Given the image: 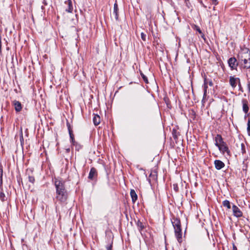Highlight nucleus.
Returning a JSON list of instances; mask_svg holds the SVG:
<instances>
[{"mask_svg": "<svg viewBox=\"0 0 250 250\" xmlns=\"http://www.w3.org/2000/svg\"><path fill=\"white\" fill-rule=\"evenodd\" d=\"M54 184L56 188V199L60 203L65 202L67 200L68 194L65 188L64 182L61 179L55 178Z\"/></svg>", "mask_w": 250, "mask_h": 250, "instance_id": "1", "label": "nucleus"}, {"mask_svg": "<svg viewBox=\"0 0 250 250\" xmlns=\"http://www.w3.org/2000/svg\"><path fill=\"white\" fill-rule=\"evenodd\" d=\"M172 223L174 229L175 235L178 242L181 243L182 241V233L180 220L178 218H173Z\"/></svg>", "mask_w": 250, "mask_h": 250, "instance_id": "2", "label": "nucleus"}, {"mask_svg": "<svg viewBox=\"0 0 250 250\" xmlns=\"http://www.w3.org/2000/svg\"><path fill=\"white\" fill-rule=\"evenodd\" d=\"M239 61L250 60V51L248 49L243 50L238 55Z\"/></svg>", "mask_w": 250, "mask_h": 250, "instance_id": "3", "label": "nucleus"}, {"mask_svg": "<svg viewBox=\"0 0 250 250\" xmlns=\"http://www.w3.org/2000/svg\"><path fill=\"white\" fill-rule=\"evenodd\" d=\"M220 151L224 155L227 153L228 156L230 155V152L229 149V147L227 144H225L218 147Z\"/></svg>", "mask_w": 250, "mask_h": 250, "instance_id": "4", "label": "nucleus"}, {"mask_svg": "<svg viewBox=\"0 0 250 250\" xmlns=\"http://www.w3.org/2000/svg\"><path fill=\"white\" fill-rule=\"evenodd\" d=\"M214 140L215 142V145L217 147L226 143L223 141L222 137L220 134L216 135L215 137Z\"/></svg>", "mask_w": 250, "mask_h": 250, "instance_id": "5", "label": "nucleus"}, {"mask_svg": "<svg viewBox=\"0 0 250 250\" xmlns=\"http://www.w3.org/2000/svg\"><path fill=\"white\" fill-rule=\"evenodd\" d=\"M233 214L234 216L235 217L239 218L243 216V213L241 211V210L239 209L238 207H237L235 205H233L232 207Z\"/></svg>", "mask_w": 250, "mask_h": 250, "instance_id": "6", "label": "nucleus"}, {"mask_svg": "<svg viewBox=\"0 0 250 250\" xmlns=\"http://www.w3.org/2000/svg\"><path fill=\"white\" fill-rule=\"evenodd\" d=\"M228 63L231 69H236L238 65L237 60L234 57L229 58L228 60Z\"/></svg>", "mask_w": 250, "mask_h": 250, "instance_id": "7", "label": "nucleus"}, {"mask_svg": "<svg viewBox=\"0 0 250 250\" xmlns=\"http://www.w3.org/2000/svg\"><path fill=\"white\" fill-rule=\"evenodd\" d=\"M240 81L239 78H234V77L230 76L229 77V83L233 88H235L237 85V82L238 83Z\"/></svg>", "mask_w": 250, "mask_h": 250, "instance_id": "8", "label": "nucleus"}, {"mask_svg": "<svg viewBox=\"0 0 250 250\" xmlns=\"http://www.w3.org/2000/svg\"><path fill=\"white\" fill-rule=\"evenodd\" d=\"M239 62L243 68H250V60H244L243 61H239Z\"/></svg>", "mask_w": 250, "mask_h": 250, "instance_id": "9", "label": "nucleus"}, {"mask_svg": "<svg viewBox=\"0 0 250 250\" xmlns=\"http://www.w3.org/2000/svg\"><path fill=\"white\" fill-rule=\"evenodd\" d=\"M215 167L217 170H220L225 167V164L221 161L216 160L214 162Z\"/></svg>", "mask_w": 250, "mask_h": 250, "instance_id": "10", "label": "nucleus"}, {"mask_svg": "<svg viewBox=\"0 0 250 250\" xmlns=\"http://www.w3.org/2000/svg\"><path fill=\"white\" fill-rule=\"evenodd\" d=\"M13 104L14 105L15 109L17 112H20L22 109L21 103L18 101L14 100L13 101Z\"/></svg>", "mask_w": 250, "mask_h": 250, "instance_id": "11", "label": "nucleus"}, {"mask_svg": "<svg viewBox=\"0 0 250 250\" xmlns=\"http://www.w3.org/2000/svg\"><path fill=\"white\" fill-rule=\"evenodd\" d=\"M243 104V111L247 114L249 109V107L248 106V102L246 99H243L242 101Z\"/></svg>", "mask_w": 250, "mask_h": 250, "instance_id": "12", "label": "nucleus"}, {"mask_svg": "<svg viewBox=\"0 0 250 250\" xmlns=\"http://www.w3.org/2000/svg\"><path fill=\"white\" fill-rule=\"evenodd\" d=\"M113 15H114L115 20L116 21L118 20V6L116 2H115L114 4Z\"/></svg>", "mask_w": 250, "mask_h": 250, "instance_id": "13", "label": "nucleus"}, {"mask_svg": "<svg viewBox=\"0 0 250 250\" xmlns=\"http://www.w3.org/2000/svg\"><path fill=\"white\" fill-rule=\"evenodd\" d=\"M65 4H67V8H66L65 11L69 13H71L73 11L72 3L71 0H67L65 2Z\"/></svg>", "mask_w": 250, "mask_h": 250, "instance_id": "14", "label": "nucleus"}, {"mask_svg": "<svg viewBox=\"0 0 250 250\" xmlns=\"http://www.w3.org/2000/svg\"><path fill=\"white\" fill-rule=\"evenodd\" d=\"M67 125L68 126V131H69V134L71 142L72 144L73 145H74L75 142L74 141V135L72 133V130H71V129L70 128V125L68 123H67Z\"/></svg>", "mask_w": 250, "mask_h": 250, "instance_id": "15", "label": "nucleus"}, {"mask_svg": "<svg viewBox=\"0 0 250 250\" xmlns=\"http://www.w3.org/2000/svg\"><path fill=\"white\" fill-rule=\"evenodd\" d=\"M97 174V170L94 167H92L90 169L89 175H88V178L89 179L92 180L94 176Z\"/></svg>", "mask_w": 250, "mask_h": 250, "instance_id": "16", "label": "nucleus"}, {"mask_svg": "<svg viewBox=\"0 0 250 250\" xmlns=\"http://www.w3.org/2000/svg\"><path fill=\"white\" fill-rule=\"evenodd\" d=\"M130 196L132 199V202L134 203L138 199L137 195L134 189H131L130 191Z\"/></svg>", "mask_w": 250, "mask_h": 250, "instance_id": "17", "label": "nucleus"}, {"mask_svg": "<svg viewBox=\"0 0 250 250\" xmlns=\"http://www.w3.org/2000/svg\"><path fill=\"white\" fill-rule=\"evenodd\" d=\"M93 121L95 125H98L101 122L100 117L98 115H94Z\"/></svg>", "mask_w": 250, "mask_h": 250, "instance_id": "18", "label": "nucleus"}, {"mask_svg": "<svg viewBox=\"0 0 250 250\" xmlns=\"http://www.w3.org/2000/svg\"><path fill=\"white\" fill-rule=\"evenodd\" d=\"M207 88H208L207 80L206 79H205V81H204V96H203V99L202 100V102L204 101V99L205 98V97L206 96Z\"/></svg>", "mask_w": 250, "mask_h": 250, "instance_id": "19", "label": "nucleus"}, {"mask_svg": "<svg viewBox=\"0 0 250 250\" xmlns=\"http://www.w3.org/2000/svg\"><path fill=\"white\" fill-rule=\"evenodd\" d=\"M0 188L1 189L0 191V200L2 202H3V201L6 200L7 198L6 197L3 191L2 187Z\"/></svg>", "mask_w": 250, "mask_h": 250, "instance_id": "20", "label": "nucleus"}, {"mask_svg": "<svg viewBox=\"0 0 250 250\" xmlns=\"http://www.w3.org/2000/svg\"><path fill=\"white\" fill-rule=\"evenodd\" d=\"M223 205L224 207H227L228 209H230L231 208L230 207V203L229 201L228 200H225L223 202Z\"/></svg>", "mask_w": 250, "mask_h": 250, "instance_id": "21", "label": "nucleus"}, {"mask_svg": "<svg viewBox=\"0 0 250 250\" xmlns=\"http://www.w3.org/2000/svg\"><path fill=\"white\" fill-rule=\"evenodd\" d=\"M2 175L3 169L2 167H0V188H1L2 185Z\"/></svg>", "mask_w": 250, "mask_h": 250, "instance_id": "22", "label": "nucleus"}, {"mask_svg": "<svg viewBox=\"0 0 250 250\" xmlns=\"http://www.w3.org/2000/svg\"><path fill=\"white\" fill-rule=\"evenodd\" d=\"M137 225L138 229L140 231L142 230L144 228L143 223L141 222H140V221H138Z\"/></svg>", "mask_w": 250, "mask_h": 250, "instance_id": "23", "label": "nucleus"}, {"mask_svg": "<svg viewBox=\"0 0 250 250\" xmlns=\"http://www.w3.org/2000/svg\"><path fill=\"white\" fill-rule=\"evenodd\" d=\"M194 29L197 31H198L199 34H200L201 35L202 38H204V34L202 33L201 30L200 29V28H199V26L195 25Z\"/></svg>", "mask_w": 250, "mask_h": 250, "instance_id": "24", "label": "nucleus"}, {"mask_svg": "<svg viewBox=\"0 0 250 250\" xmlns=\"http://www.w3.org/2000/svg\"><path fill=\"white\" fill-rule=\"evenodd\" d=\"M141 75L144 82L147 83H148L147 78L142 72H141Z\"/></svg>", "mask_w": 250, "mask_h": 250, "instance_id": "25", "label": "nucleus"}, {"mask_svg": "<svg viewBox=\"0 0 250 250\" xmlns=\"http://www.w3.org/2000/svg\"><path fill=\"white\" fill-rule=\"evenodd\" d=\"M247 131L248 135L250 136V119H249L247 124Z\"/></svg>", "mask_w": 250, "mask_h": 250, "instance_id": "26", "label": "nucleus"}, {"mask_svg": "<svg viewBox=\"0 0 250 250\" xmlns=\"http://www.w3.org/2000/svg\"><path fill=\"white\" fill-rule=\"evenodd\" d=\"M241 152H242V154H243L246 153L245 145L243 143H242L241 145Z\"/></svg>", "mask_w": 250, "mask_h": 250, "instance_id": "27", "label": "nucleus"}, {"mask_svg": "<svg viewBox=\"0 0 250 250\" xmlns=\"http://www.w3.org/2000/svg\"><path fill=\"white\" fill-rule=\"evenodd\" d=\"M28 180L30 182L33 184L35 182V178L32 176H28Z\"/></svg>", "mask_w": 250, "mask_h": 250, "instance_id": "28", "label": "nucleus"}, {"mask_svg": "<svg viewBox=\"0 0 250 250\" xmlns=\"http://www.w3.org/2000/svg\"><path fill=\"white\" fill-rule=\"evenodd\" d=\"M141 36L142 39L144 41H146V34H145V33L142 32V33H141Z\"/></svg>", "mask_w": 250, "mask_h": 250, "instance_id": "29", "label": "nucleus"}, {"mask_svg": "<svg viewBox=\"0 0 250 250\" xmlns=\"http://www.w3.org/2000/svg\"><path fill=\"white\" fill-rule=\"evenodd\" d=\"M212 3V4L216 5L218 4L217 0H210Z\"/></svg>", "mask_w": 250, "mask_h": 250, "instance_id": "30", "label": "nucleus"}, {"mask_svg": "<svg viewBox=\"0 0 250 250\" xmlns=\"http://www.w3.org/2000/svg\"><path fill=\"white\" fill-rule=\"evenodd\" d=\"M238 86H239V90H240L241 91L243 92V88H242V86H241V83H240V82H239V83H238Z\"/></svg>", "mask_w": 250, "mask_h": 250, "instance_id": "31", "label": "nucleus"}, {"mask_svg": "<svg viewBox=\"0 0 250 250\" xmlns=\"http://www.w3.org/2000/svg\"><path fill=\"white\" fill-rule=\"evenodd\" d=\"M112 245H110L109 246L107 247V250H112Z\"/></svg>", "mask_w": 250, "mask_h": 250, "instance_id": "32", "label": "nucleus"}, {"mask_svg": "<svg viewBox=\"0 0 250 250\" xmlns=\"http://www.w3.org/2000/svg\"><path fill=\"white\" fill-rule=\"evenodd\" d=\"M237 250V248L234 244L233 245V250Z\"/></svg>", "mask_w": 250, "mask_h": 250, "instance_id": "33", "label": "nucleus"}, {"mask_svg": "<svg viewBox=\"0 0 250 250\" xmlns=\"http://www.w3.org/2000/svg\"><path fill=\"white\" fill-rule=\"evenodd\" d=\"M208 84L210 85V86H212L213 85V83L211 81H209L208 82Z\"/></svg>", "mask_w": 250, "mask_h": 250, "instance_id": "34", "label": "nucleus"}, {"mask_svg": "<svg viewBox=\"0 0 250 250\" xmlns=\"http://www.w3.org/2000/svg\"><path fill=\"white\" fill-rule=\"evenodd\" d=\"M43 3H44V5H47V2L45 0H43Z\"/></svg>", "mask_w": 250, "mask_h": 250, "instance_id": "35", "label": "nucleus"}]
</instances>
